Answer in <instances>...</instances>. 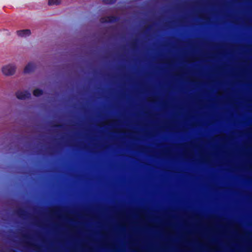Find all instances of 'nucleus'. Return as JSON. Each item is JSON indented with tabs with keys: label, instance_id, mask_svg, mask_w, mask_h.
<instances>
[{
	"label": "nucleus",
	"instance_id": "nucleus-1",
	"mask_svg": "<svg viewBox=\"0 0 252 252\" xmlns=\"http://www.w3.org/2000/svg\"><path fill=\"white\" fill-rule=\"evenodd\" d=\"M16 69V67L14 64H8L3 66L1 68L2 73L5 76H11L13 75Z\"/></svg>",
	"mask_w": 252,
	"mask_h": 252
},
{
	"label": "nucleus",
	"instance_id": "nucleus-2",
	"mask_svg": "<svg viewBox=\"0 0 252 252\" xmlns=\"http://www.w3.org/2000/svg\"><path fill=\"white\" fill-rule=\"evenodd\" d=\"M120 17L117 16H108L100 18L99 21L101 23H113L119 21Z\"/></svg>",
	"mask_w": 252,
	"mask_h": 252
},
{
	"label": "nucleus",
	"instance_id": "nucleus-3",
	"mask_svg": "<svg viewBox=\"0 0 252 252\" xmlns=\"http://www.w3.org/2000/svg\"><path fill=\"white\" fill-rule=\"evenodd\" d=\"M16 96L19 99L24 100L27 98H30L31 96V94L28 91H18L16 93Z\"/></svg>",
	"mask_w": 252,
	"mask_h": 252
},
{
	"label": "nucleus",
	"instance_id": "nucleus-4",
	"mask_svg": "<svg viewBox=\"0 0 252 252\" xmlns=\"http://www.w3.org/2000/svg\"><path fill=\"white\" fill-rule=\"evenodd\" d=\"M36 68L35 63L30 62L25 66L24 69V73H30L33 72Z\"/></svg>",
	"mask_w": 252,
	"mask_h": 252
},
{
	"label": "nucleus",
	"instance_id": "nucleus-5",
	"mask_svg": "<svg viewBox=\"0 0 252 252\" xmlns=\"http://www.w3.org/2000/svg\"><path fill=\"white\" fill-rule=\"evenodd\" d=\"M16 33L19 36L24 37L30 35L31 34V32L30 30L26 29L17 31Z\"/></svg>",
	"mask_w": 252,
	"mask_h": 252
},
{
	"label": "nucleus",
	"instance_id": "nucleus-6",
	"mask_svg": "<svg viewBox=\"0 0 252 252\" xmlns=\"http://www.w3.org/2000/svg\"><path fill=\"white\" fill-rule=\"evenodd\" d=\"M16 213L17 215L20 217H26L27 214V211L22 208H19L17 209Z\"/></svg>",
	"mask_w": 252,
	"mask_h": 252
},
{
	"label": "nucleus",
	"instance_id": "nucleus-7",
	"mask_svg": "<svg viewBox=\"0 0 252 252\" xmlns=\"http://www.w3.org/2000/svg\"><path fill=\"white\" fill-rule=\"evenodd\" d=\"M43 94V91L41 89H36L33 91V94L35 96H39Z\"/></svg>",
	"mask_w": 252,
	"mask_h": 252
},
{
	"label": "nucleus",
	"instance_id": "nucleus-8",
	"mask_svg": "<svg viewBox=\"0 0 252 252\" xmlns=\"http://www.w3.org/2000/svg\"><path fill=\"white\" fill-rule=\"evenodd\" d=\"M61 3V0H49L48 4L49 5H58Z\"/></svg>",
	"mask_w": 252,
	"mask_h": 252
},
{
	"label": "nucleus",
	"instance_id": "nucleus-9",
	"mask_svg": "<svg viewBox=\"0 0 252 252\" xmlns=\"http://www.w3.org/2000/svg\"><path fill=\"white\" fill-rule=\"evenodd\" d=\"M117 0H102V1L105 4H112L116 2Z\"/></svg>",
	"mask_w": 252,
	"mask_h": 252
},
{
	"label": "nucleus",
	"instance_id": "nucleus-10",
	"mask_svg": "<svg viewBox=\"0 0 252 252\" xmlns=\"http://www.w3.org/2000/svg\"><path fill=\"white\" fill-rule=\"evenodd\" d=\"M132 46L133 48H135L137 46V40H134L132 43Z\"/></svg>",
	"mask_w": 252,
	"mask_h": 252
},
{
	"label": "nucleus",
	"instance_id": "nucleus-11",
	"mask_svg": "<svg viewBox=\"0 0 252 252\" xmlns=\"http://www.w3.org/2000/svg\"><path fill=\"white\" fill-rule=\"evenodd\" d=\"M63 125H55L53 126V127L55 128H61L63 127Z\"/></svg>",
	"mask_w": 252,
	"mask_h": 252
},
{
	"label": "nucleus",
	"instance_id": "nucleus-12",
	"mask_svg": "<svg viewBox=\"0 0 252 252\" xmlns=\"http://www.w3.org/2000/svg\"><path fill=\"white\" fill-rule=\"evenodd\" d=\"M24 237H25V238H28L27 236H26V235H25V236H24Z\"/></svg>",
	"mask_w": 252,
	"mask_h": 252
},
{
	"label": "nucleus",
	"instance_id": "nucleus-13",
	"mask_svg": "<svg viewBox=\"0 0 252 252\" xmlns=\"http://www.w3.org/2000/svg\"><path fill=\"white\" fill-rule=\"evenodd\" d=\"M13 252H16L15 251H13Z\"/></svg>",
	"mask_w": 252,
	"mask_h": 252
}]
</instances>
